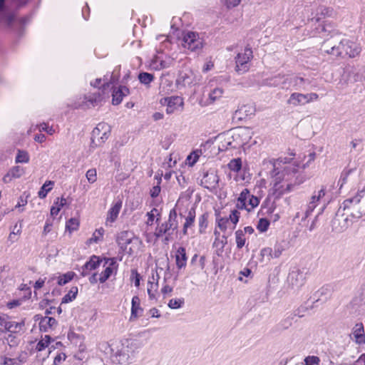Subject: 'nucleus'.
Masks as SVG:
<instances>
[{
  "label": "nucleus",
  "mask_w": 365,
  "mask_h": 365,
  "mask_svg": "<svg viewBox=\"0 0 365 365\" xmlns=\"http://www.w3.org/2000/svg\"><path fill=\"white\" fill-rule=\"evenodd\" d=\"M110 126L106 123H99L93 130L91 134V147L102 146L110 134Z\"/></svg>",
  "instance_id": "6"
},
{
  "label": "nucleus",
  "mask_w": 365,
  "mask_h": 365,
  "mask_svg": "<svg viewBox=\"0 0 365 365\" xmlns=\"http://www.w3.org/2000/svg\"><path fill=\"white\" fill-rule=\"evenodd\" d=\"M272 170L270 171V193L276 198L292 192L306 180L302 170L306 168L302 158H296L290 154L271 161Z\"/></svg>",
  "instance_id": "1"
},
{
  "label": "nucleus",
  "mask_w": 365,
  "mask_h": 365,
  "mask_svg": "<svg viewBox=\"0 0 365 365\" xmlns=\"http://www.w3.org/2000/svg\"><path fill=\"white\" fill-rule=\"evenodd\" d=\"M159 215L158 210L155 208H153L150 212L147 213L148 220L146 224L148 227L149 225H152L153 222L157 216Z\"/></svg>",
  "instance_id": "53"
},
{
  "label": "nucleus",
  "mask_w": 365,
  "mask_h": 365,
  "mask_svg": "<svg viewBox=\"0 0 365 365\" xmlns=\"http://www.w3.org/2000/svg\"><path fill=\"white\" fill-rule=\"evenodd\" d=\"M363 197L356 194L353 197L343 202L342 207L346 211L343 215L346 216L342 217L343 224L341 226L342 230L346 229L353 223L354 220L361 218L365 214V210L360 205L361 200Z\"/></svg>",
  "instance_id": "3"
},
{
  "label": "nucleus",
  "mask_w": 365,
  "mask_h": 365,
  "mask_svg": "<svg viewBox=\"0 0 365 365\" xmlns=\"http://www.w3.org/2000/svg\"><path fill=\"white\" fill-rule=\"evenodd\" d=\"M78 289L77 287H73L69 292L62 298L61 303H68L76 299Z\"/></svg>",
  "instance_id": "42"
},
{
  "label": "nucleus",
  "mask_w": 365,
  "mask_h": 365,
  "mask_svg": "<svg viewBox=\"0 0 365 365\" xmlns=\"http://www.w3.org/2000/svg\"><path fill=\"white\" fill-rule=\"evenodd\" d=\"M30 160V155L28 151L25 150L18 149L15 157V163H28Z\"/></svg>",
  "instance_id": "34"
},
{
  "label": "nucleus",
  "mask_w": 365,
  "mask_h": 365,
  "mask_svg": "<svg viewBox=\"0 0 365 365\" xmlns=\"http://www.w3.org/2000/svg\"><path fill=\"white\" fill-rule=\"evenodd\" d=\"M207 217L206 215H202L199 218V227L200 231L202 232L207 227Z\"/></svg>",
  "instance_id": "59"
},
{
  "label": "nucleus",
  "mask_w": 365,
  "mask_h": 365,
  "mask_svg": "<svg viewBox=\"0 0 365 365\" xmlns=\"http://www.w3.org/2000/svg\"><path fill=\"white\" fill-rule=\"evenodd\" d=\"M103 262L104 271L102 274H113L117 272L118 264L116 258H103Z\"/></svg>",
  "instance_id": "19"
},
{
  "label": "nucleus",
  "mask_w": 365,
  "mask_h": 365,
  "mask_svg": "<svg viewBox=\"0 0 365 365\" xmlns=\"http://www.w3.org/2000/svg\"><path fill=\"white\" fill-rule=\"evenodd\" d=\"M116 242L120 250L128 255L137 253L142 246L141 240L128 231L120 232L117 236Z\"/></svg>",
  "instance_id": "4"
},
{
  "label": "nucleus",
  "mask_w": 365,
  "mask_h": 365,
  "mask_svg": "<svg viewBox=\"0 0 365 365\" xmlns=\"http://www.w3.org/2000/svg\"><path fill=\"white\" fill-rule=\"evenodd\" d=\"M123 202L121 200L114 201L109 208L106 219V225H111L118 218L122 208Z\"/></svg>",
  "instance_id": "15"
},
{
  "label": "nucleus",
  "mask_w": 365,
  "mask_h": 365,
  "mask_svg": "<svg viewBox=\"0 0 365 365\" xmlns=\"http://www.w3.org/2000/svg\"><path fill=\"white\" fill-rule=\"evenodd\" d=\"M352 335L356 344H365V334L362 323L355 324L352 330Z\"/></svg>",
  "instance_id": "21"
},
{
  "label": "nucleus",
  "mask_w": 365,
  "mask_h": 365,
  "mask_svg": "<svg viewBox=\"0 0 365 365\" xmlns=\"http://www.w3.org/2000/svg\"><path fill=\"white\" fill-rule=\"evenodd\" d=\"M72 279L71 275H63V277H60L58 280L59 285H63Z\"/></svg>",
  "instance_id": "63"
},
{
  "label": "nucleus",
  "mask_w": 365,
  "mask_h": 365,
  "mask_svg": "<svg viewBox=\"0 0 365 365\" xmlns=\"http://www.w3.org/2000/svg\"><path fill=\"white\" fill-rule=\"evenodd\" d=\"M27 197L28 195L24 197L23 195L20 196L18 199L17 204L15 206L16 209H19V211H22L23 209L21 210V207H24L27 204Z\"/></svg>",
  "instance_id": "58"
},
{
  "label": "nucleus",
  "mask_w": 365,
  "mask_h": 365,
  "mask_svg": "<svg viewBox=\"0 0 365 365\" xmlns=\"http://www.w3.org/2000/svg\"><path fill=\"white\" fill-rule=\"evenodd\" d=\"M269 226V221L267 220L266 218H260L258 221L257 229L260 232H266Z\"/></svg>",
  "instance_id": "50"
},
{
  "label": "nucleus",
  "mask_w": 365,
  "mask_h": 365,
  "mask_svg": "<svg viewBox=\"0 0 365 365\" xmlns=\"http://www.w3.org/2000/svg\"><path fill=\"white\" fill-rule=\"evenodd\" d=\"M25 173L24 168L19 165H15L11 168L6 174L3 177L2 180L4 183H9L13 180L20 178Z\"/></svg>",
  "instance_id": "17"
},
{
  "label": "nucleus",
  "mask_w": 365,
  "mask_h": 365,
  "mask_svg": "<svg viewBox=\"0 0 365 365\" xmlns=\"http://www.w3.org/2000/svg\"><path fill=\"white\" fill-rule=\"evenodd\" d=\"M45 284V279H38L34 284L35 292L43 287Z\"/></svg>",
  "instance_id": "64"
},
{
  "label": "nucleus",
  "mask_w": 365,
  "mask_h": 365,
  "mask_svg": "<svg viewBox=\"0 0 365 365\" xmlns=\"http://www.w3.org/2000/svg\"><path fill=\"white\" fill-rule=\"evenodd\" d=\"M160 280V275H150L148 279L147 291L150 299H154L158 292L159 282Z\"/></svg>",
  "instance_id": "18"
},
{
  "label": "nucleus",
  "mask_w": 365,
  "mask_h": 365,
  "mask_svg": "<svg viewBox=\"0 0 365 365\" xmlns=\"http://www.w3.org/2000/svg\"><path fill=\"white\" fill-rule=\"evenodd\" d=\"M242 0H220V5L227 10H231L237 7Z\"/></svg>",
  "instance_id": "40"
},
{
  "label": "nucleus",
  "mask_w": 365,
  "mask_h": 365,
  "mask_svg": "<svg viewBox=\"0 0 365 365\" xmlns=\"http://www.w3.org/2000/svg\"><path fill=\"white\" fill-rule=\"evenodd\" d=\"M182 46L191 52L200 51L205 45L204 39L193 31L184 32L181 37Z\"/></svg>",
  "instance_id": "5"
},
{
  "label": "nucleus",
  "mask_w": 365,
  "mask_h": 365,
  "mask_svg": "<svg viewBox=\"0 0 365 365\" xmlns=\"http://www.w3.org/2000/svg\"><path fill=\"white\" fill-rule=\"evenodd\" d=\"M51 342V338L48 335H45L36 344V350L41 351L48 346Z\"/></svg>",
  "instance_id": "43"
},
{
  "label": "nucleus",
  "mask_w": 365,
  "mask_h": 365,
  "mask_svg": "<svg viewBox=\"0 0 365 365\" xmlns=\"http://www.w3.org/2000/svg\"><path fill=\"white\" fill-rule=\"evenodd\" d=\"M40 131H45L48 134L52 135L55 133L53 127L49 126L48 124L43 123L38 125Z\"/></svg>",
  "instance_id": "57"
},
{
  "label": "nucleus",
  "mask_w": 365,
  "mask_h": 365,
  "mask_svg": "<svg viewBox=\"0 0 365 365\" xmlns=\"http://www.w3.org/2000/svg\"><path fill=\"white\" fill-rule=\"evenodd\" d=\"M195 218V210L194 209H191L188 215L185 219V222L184 224L183 227V233L185 235L187 234V228L192 226Z\"/></svg>",
  "instance_id": "39"
},
{
  "label": "nucleus",
  "mask_w": 365,
  "mask_h": 365,
  "mask_svg": "<svg viewBox=\"0 0 365 365\" xmlns=\"http://www.w3.org/2000/svg\"><path fill=\"white\" fill-rule=\"evenodd\" d=\"M144 237H145V240L148 243L154 244L157 241L158 238L159 237L158 235H157V231L155 232H152L149 231V228L147 227L145 230V232L143 234Z\"/></svg>",
  "instance_id": "47"
},
{
  "label": "nucleus",
  "mask_w": 365,
  "mask_h": 365,
  "mask_svg": "<svg viewBox=\"0 0 365 365\" xmlns=\"http://www.w3.org/2000/svg\"><path fill=\"white\" fill-rule=\"evenodd\" d=\"M104 232L105 230L103 227L96 229L92 234V236L87 240L86 245H91L92 244L98 243L103 240Z\"/></svg>",
  "instance_id": "31"
},
{
  "label": "nucleus",
  "mask_w": 365,
  "mask_h": 365,
  "mask_svg": "<svg viewBox=\"0 0 365 365\" xmlns=\"http://www.w3.org/2000/svg\"><path fill=\"white\" fill-rule=\"evenodd\" d=\"M317 294H320L322 297L321 298H319V297L317 298L316 299V301L327 300L328 299L329 295V293L328 290L327 289H322L318 291Z\"/></svg>",
  "instance_id": "61"
},
{
  "label": "nucleus",
  "mask_w": 365,
  "mask_h": 365,
  "mask_svg": "<svg viewBox=\"0 0 365 365\" xmlns=\"http://www.w3.org/2000/svg\"><path fill=\"white\" fill-rule=\"evenodd\" d=\"M161 105L166 106V113L172 114L182 110L184 106L182 98L180 96H170L160 100Z\"/></svg>",
  "instance_id": "13"
},
{
  "label": "nucleus",
  "mask_w": 365,
  "mask_h": 365,
  "mask_svg": "<svg viewBox=\"0 0 365 365\" xmlns=\"http://www.w3.org/2000/svg\"><path fill=\"white\" fill-rule=\"evenodd\" d=\"M219 183V177L215 171L206 173L201 180V184L204 187L212 190L217 188Z\"/></svg>",
  "instance_id": "16"
},
{
  "label": "nucleus",
  "mask_w": 365,
  "mask_h": 365,
  "mask_svg": "<svg viewBox=\"0 0 365 365\" xmlns=\"http://www.w3.org/2000/svg\"><path fill=\"white\" fill-rule=\"evenodd\" d=\"M217 225L220 229L222 231H225L227 229H230V220L227 217H221L217 220Z\"/></svg>",
  "instance_id": "52"
},
{
  "label": "nucleus",
  "mask_w": 365,
  "mask_h": 365,
  "mask_svg": "<svg viewBox=\"0 0 365 365\" xmlns=\"http://www.w3.org/2000/svg\"><path fill=\"white\" fill-rule=\"evenodd\" d=\"M138 79L141 83L148 85L154 80V76L147 72H143L139 73Z\"/></svg>",
  "instance_id": "46"
},
{
  "label": "nucleus",
  "mask_w": 365,
  "mask_h": 365,
  "mask_svg": "<svg viewBox=\"0 0 365 365\" xmlns=\"http://www.w3.org/2000/svg\"><path fill=\"white\" fill-rule=\"evenodd\" d=\"M56 324V320L51 317H45L39 322L41 331H48L49 329L53 328Z\"/></svg>",
  "instance_id": "28"
},
{
  "label": "nucleus",
  "mask_w": 365,
  "mask_h": 365,
  "mask_svg": "<svg viewBox=\"0 0 365 365\" xmlns=\"http://www.w3.org/2000/svg\"><path fill=\"white\" fill-rule=\"evenodd\" d=\"M176 58L175 53H173L171 56L159 53L151 60L150 66L156 71L168 68L175 64Z\"/></svg>",
  "instance_id": "9"
},
{
  "label": "nucleus",
  "mask_w": 365,
  "mask_h": 365,
  "mask_svg": "<svg viewBox=\"0 0 365 365\" xmlns=\"http://www.w3.org/2000/svg\"><path fill=\"white\" fill-rule=\"evenodd\" d=\"M128 93L129 90L125 86H120L114 89L112 94V103L113 105L120 104L122 102L123 97L128 95Z\"/></svg>",
  "instance_id": "20"
},
{
  "label": "nucleus",
  "mask_w": 365,
  "mask_h": 365,
  "mask_svg": "<svg viewBox=\"0 0 365 365\" xmlns=\"http://www.w3.org/2000/svg\"><path fill=\"white\" fill-rule=\"evenodd\" d=\"M319 358L316 356H307L304 360V365H317L319 363Z\"/></svg>",
  "instance_id": "55"
},
{
  "label": "nucleus",
  "mask_w": 365,
  "mask_h": 365,
  "mask_svg": "<svg viewBox=\"0 0 365 365\" xmlns=\"http://www.w3.org/2000/svg\"><path fill=\"white\" fill-rule=\"evenodd\" d=\"M80 227V220L77 217H71L66 222L65 230L68 232L69 235H71L73 232L77 231Z\"/></svg>",
  "instance_id": "30"
},
{
  "label": "nucleus",
  "mask_w": 365,
  "mask_h": 365,
  "mask_svg": "<svg viewBox=\"0 0 365 365\" xmlns=\"http://www.w3.org/2000/svg\"><path fill=\"white\" fill-rule=\"evenodd\" d=\"M326 192L327 190L324 186H322L320 189L313 192L307 204V209L304 212V216L302 217V220L307 219L312 213L314 210L320 202L321 200L325 197Z\"/></svg>",
  "instance_id": "12"
},
{
  "label": "nucleus",
  "mask_w": 365,
  "mask_h": 365,
  "mask_svg": "<svg viewBox=\"0 0 365 365\" xmlns=\"http://www.w3.org/2000/svg\"><path fill=\"white\" fill-rule=\"evenodd\" d=\"M25 361V359L21 357V356L17 358H9L6 356H1V364L2 365H21Z\"/></svg>",
  "instance_id": "32"
},
{
  "label": "nucleus",
  "mask_w": 365,
  "mask_h": 365,
  "mask_svg": "<svg viewBox=\"0 0 365 365\" xmlns=\"http://www.w3.org/2000/svg\"><path fill=\"white\" fill-rule=\"evenodd\" d=\"M253 57L252 51L250 47H245L240 51L236 58V71L239 73H245L250 69V62Z\"/></svg>",
  "instance_id": "8"
},
{
  "label": "nucleus",
  "mask_w": 365,
  "mask_h": 365,
  "mask_svg": "<svg viewBox=\"0 0 365 365\" xmlns=\"http://www.w3.org/2000/svg\"><path fill=\"white\" fill-rule=\"evenodd\" d=\"M224 93L225 91L222 87L213 88L210 89L208 93L207 100L209 101L210 103H214L222 98Z\"/></svg>",
  "instance_id": "24"
},
{
  "label": "nucleus",
  "mask_w": 365,
  "mask_h": 365,
  "mask_svg": "<svg viewBox=\"0 0 365 365\" xmlns=\"http://www.w3.org/2000/svg\"><path fill=\"white\" fill-rule=\"evenodd\" d=\"M140 299L138 297L135 296L132 299V307H131V314L130 317V320L133 321L135 320L139 314L142 312V309L140 306Z\"/></svg>",
  "instance_id": "25"
},
{
  "label": "nucleus",
  "mask_w": 365,
  "mask_h": 365,
  "mask_svg": "<svg viewBox=\"0 0 365 365\" xmlns=\"http://www.w3.org/2000/svg\"><path fill=\"white\" fill-rule=\"evenodd\" d=\"M179 160V157L178 154L175 153H171L165 159V161L163 163V167L167 170H171L172 168L176 166V164Z\"/></svg>",
  "instance_id": "29"
},
{
  "label": "nucleus",
  "mask_w": 365,
  "mask_h": 365,
  "mask_svg": "<svg viewBox=\"0 0 365 365\" xmlns=\"http://www.w3.org/2000/svg\"><path fill=\"white\" fill-rule=\"evenodd\" d=\"M259 203V198L250 195L249 190L245 188L240 192L236 205L238 209L250 212L257 207Z\"/></svg>",
  "instance_id": "7"
},
{
  "label": "nucleus",
  "mask_w": 365,
  "mask_h": 365,
  "mask_svg": "<svg viewBox=\"0 0 365 365\" xmlns=\"http://www.w3.org/2000/svg\"><path fill=\"white\" fill-rule=\"evenodd\" d=\"M108 97V93H102L100 91L88 93L84 96V99L79 106L86 108H94L100 105Z\"/></svg>",
  "instance_id": "14"
},
{
  "label": "nucleus",
  "mask_w": 365,
  "mask_h": 365,
  "mask_svg": "<svg viewBox=\"0 0 365 365\" xmlns=\"http://www.w3.org/2000/svg\"><path fill=\"white\" fill-rule=\"evenodd\" d=\"M175 258L176 264L178 267L181 268L186 264L187 257L185 249L184 247H180L177 250Z\"/></svg>",
  "instance_id": "33"
},
{
  "label": "nucleus",
  "mask_w": 365,
  "mask_h": 365,
  "mask_svg": "<svg viewBox=\"0 0 365 365\" xmlns=\"http://www.w3.org/2000/svg\"><path fill=\"white\" fill-rule=\"evenodd\" d=\"M66 204V198L63 197H57L51 207V215L53 217L56 216Z\"/></svg>",
  "instance_id": "26"
},
{
  "label": "nucleus",
  "mask_w": 365,
  "mask_h": 365,
  "mask_svg": "<svg viewBox=\"0 0 365 365\" xmlns=\"http://www.w3.org/2000/svg\"><path fill=\"white\" fill-rule=\"evenodd\" d=\"M238 113L242 115L241 118L251 117L255 113V108L252 104L242 105L236 110V113Z\"/></svg>",
  "instance_id": "27"
},
{
  "label": "nucleus",
  "mask_w": 365,
  "mask_h": 365,
  "mask_svg": "<svg viewBox=\"0 0 365 365\" xmlns=\"http://www.w3.org/2000/svg\"><path fill=\"white\" fill-rule=\"evenodd\" d=\"M229 169L233 172H239L242 168L241 158H235L230 161L227 165Z\"/></svg>",
  "instance_id": "45"
},
{
  "label": "nucleus",
  "mask_w": 365,
  "mask_h": 365,
  "mask_svg": "<svg viewBox=\"0 0 365 365\" xmlns=\"http://www.w3.org/2000/svg\"><path fill=\"white\" fill-rule=\"evenodd\" d=\"M177 228V225H174V223L172 222L171 219V214L170 215V218L168 222L161 224L157 229V235L160 237L163 236V235L168 234L170 235V230H175Z\"/></svg>",
  "instance_id": "22"
},
{
  "label": "nucleus",
  "mask_w": 365,
  "mask_h": 365,
  "mask_svg": "<svg viewBox=\"0 0 365 365\" xmlns=\"http://www.w3.org/2000/svg\"><path fill=\"white\" fill-rule=\"evenodd\" d=\"M261 255L263 258L270 260L274 258L273 257V251L269 247H265L261 250Z\"/></svg>",
  "instance_id": "56"
},
{
  "label": "nucleus",
  "mask_w": 365,
  "mask_h": 365,
  "mask_svg": "<svg viewBox=\"0 0 365 365\" xmlns=\"http://www.w3.org/2000/svg\"><path fill=\"white\" fill-rule=\"evenodd\" d=\"M7 344L10 346H17L19 343V339L16 337V336L12 333H10L8 334L7 337L6 338Z\"/></svg>",
  "instance_id": "54"
},
{
  "label": "nucleus",
  "mask_w": 365,
  "mask_h": 365,
  "mask_svg": "<svg viewBox=\"0 0 365 365\" xmlns=\"http://www.w3.org/2000/svg\"><path fill=\"white\" fill-rule=\"evenodd\" d=\"M184 304V299L182 298L171 299L168 306L172 309H176L180 308Z\"/></svg>",
  "instance_id": "49"
},
{
  "label": "nucleus",
  "mask_w": 365,
  "mask_h": 365,
  "mask_svg": "<svg viewBox=\"0 0 365 365\" xmlns=\"http://www.w3.org/2000/svg\"><path fill=\"white\" fill-rule=\"evenodd\" d=\"M91 86L101 89L100 91L102 93H106V89L110 88V83L105 78H96L91 82Z\"/></svg>",
  "instance_id": "37"
},
{
  "label": "nucleus",
  "mask_w": 365,
  "mask_h": 365,
  "mask_svg": "<svg viewBox=\"0 0 365 365\" xmlns=\"http://www.w3.org/2000/svg\"><path fill=\"white\" fill-rule=\"evenodd\" d=\"M227 218L230 220V223L231 225L230 230H234L239 221L240 212L237 210H234L231 212L229 217Z\"/></svg>",
  "instance_id": "48"
},
{
  "label": "nucleus",
  "mask_w": 365,
  "mask_h": 365,
  "mask_svg": "<svg viewBox=\"0 0 365 365\" xmlns=\"http://www.w3.org/2000/svg\"><path fill=\"white\" fill-rule=\"evenodd\" d=\"M202 154V151L200 150H196L193 152H192L191 153H190L186 160H185V163L187 165H189L190 167H192L196 163L197 161L199 160V158L200 157Z\"/></svg>",
  "instance_id": "38"
},
{
  "label": "nucleus",
  "mask_w": 365,
  "mask_h": 365,
  "mask_svg": "<svg viewBox=\"0 0 365 365\" xmlns=\"http://www.w3.org/2000/svg\"><path fill=\"white\" fill-rule=\"evenodd\" d=\"M86 178L89 183L93 184L96 182L97 180L96 170L94 168L88 170L86 173Z\"/></svg>",
  "instance_id": "51"
},
{
  "label": "nucleus",
  "mask_w": 365,
  "mask_h": 365,
  "mask_svg": "<svg viewBox=\"0 0 365 365\" xmlns=\"http://www.w3.org/2000/svg\"><path fill=\"white\" fill-rule=\"evenodd\" d=\"M253 135V130L248 127L237 128L220 137V149L245 148L246 146L250 148L257 143L255 140L252 142Z\"/></svg>",
  "instance_id": "2"
},
{
  "label": "nucleus",
  "mask_w": 365,
  "mask_h": 365,
  "mask_svg": "<svg viewBox=\"0 0 365 365\" xmlns=\"http://www.w3.org/2000/svg\"><path fill=\"white\" fill-rule=\"evenodd\" d=\"M356 194L364 197L365 194V171L359 173V182Z\"/></svg>",
  "instance_id": "44"
},
{
  "label": "nucleus",
  "mask_w": 365,
  "mask_h": 365,
  "mask_svg": "<svg viewBox=\"0 0 365 365\" xmlns=\"http://www.w3.org/2000/svg\"><path fill=\"white\" fill-rule=\"evenodd\" d=\"M319 99V95L316 93H293L287 100V103L294 106H304L307 103L316 101Z\"/></svg>",
  "instance_id": "11"
},
{
  "label": "nucleus",
  "mask_w": 365,
  "mask_h": 365,
  "mask_svg": "<svg viewBox=\"0 0 365 365\" xmlns=\"http://www.w3.org/2000/svg\"><path fill=\"white\" fill-rule=\"evenodd\" d=\"M341 49V51L334 52L335 47L331 48V51H328V53L331 54L341 55L344 52L345 55H347L350 58H354L359 55L361 53V47L356 43L349 41H343L340 43V45L337 47V50Z\"/></svg>",
  "instance_id": "10"
},
{
  "label": "nucleus",
  "mask_w": 365,
  "mask_h": 365,
  "mask_svg": "<svg viewBox=\"0 0 365 365\" xmlns=\"http://www.w3.org/2000/svg\"><path fill=\"white\" fill-rule=\"evenodd\" d=\"M103 262V259L96 255H92L89 260L84 264L83 268L86 272L95 271Z\"/></svg>",
  "instance_id": "23"
},
{
  "label": "nucleus",
  "mask_w": 365,
  "mask_h": 365,
  "mask_svg": "<svg viewBox=\"0 0 365 365\" xmlns=\"http://www.w3.org/2000/svg\"><path fill=\"white\" fill-rule=\"evenodd\" d=\"M21 304V300L20 299H14L11 302H9L7 304H6V307L9 308V309H14L15 307H17L19 306H20Z\"/></svg>",
  "instance_id": "62"
},
{
  "label": "nucleus",
  "mask_w": 365,
  "mask_h": 365,
  "mask_svg": "<svg viewBox=\"0 0 365 365\" xmlns=\"http://www.w3.org/2000/svg\"><path fill=\"white\" fill-rule=\"evenodd\" d=\"M66 356L64 353L58 354L53 360V365H59L62 361H65Z\"/></svg>",
  "instance_id": "60"
},
{
  "label": "nucleus",
  "mask_w": 365,
  "mask_h": 365,
  "mask_svg": "<svg viewBox=\"0 0 365 365\" xmlns=\"http://www.w3.org/2000/svg\"><path fill=\"white\" fill-rule=\"evenodd\" d=\"M235 241L237 247L239 249L242 248L245 245L246 237L245 232H242V230H238L235 232Z\"/></svg>",
  "instance_id": "41"
},
{
  "label": "nucleus",
  "mask_w": 365,
  "mask_h": 365,
  "mask_svg": "<svg viewBox=\"0 0 365 365\" xmlns=\"http://www.w3.org/2000/svg\"><path fill=\"white\" fill-rule=\"evenodd\" d=\"M6 324V330L10 332H16L23 329V327H24V322L21 321L20 322H16L13 321H9V317H7Z\"/></svg>",
  "instance_id": "36"
},
{
  "label": "nucleus",
  "mask_w": 365,
  "mask_h": 365,
  "mask_svg": "<svg viewBox=\"0 0 365 365\" xmlns=\"http://www.w3.org/2000/svg\"><path fill=\"white\" fill-rule=\"evenodd\" d=\"M54 182L52 180H46L40 188L38 195L41 199L46 197L48 193L53 189Z\"/></svg>",
  "instance_id": "35"
}]
</instances>
